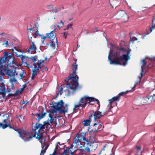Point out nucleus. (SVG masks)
I'll list each match as a JSON object with an SVG mask.
<instances>
[{
    "label": "nucleus",
    "instance_id": "obj_8",
    "mask_svg": "<svg viewBox=\"0 0 155 155\" xmlns=\"http://www.w3.org/2000/svg\"><path fill=\"white\" fill-rule=\"evenodd\" d=\"M16 64H12V65L10 64L9 65V66L11 67V68L9 69H6L5 68H6H6H4V69L3 71H4L5 72L6 74L10 77L15 75H17L18 74V73H16V70L17 67L14 66V65Z\"/></svg>",
    "mask_w": 155,
    "mask_h": 155
},
{
    "label": "nucleus",
    "instance_id": "obj_13",
    "mask_svg": "<svg viewBox=\"0 0 155 155\" xmlns=\"http://www.w3.org/2000/svg\"><path fill=\"white\" fill-rule=\"evenodd\" d=\"M51 110H47L46 109L45 110V112H44V110L43 108L42 109V110L41 112V114H35L34 115L35 116H37L38 117V123L40 121V120H41L42 118H43L45 116L46 114L47 113H50L53 114L54 113H52L51 112Z\"/></svg>",
    "mask_w": 155,
    "mask_h": 155
},
{
    "label": "nucleus",
    "instance_id": "obj_35",
    "mask_svg": "<svg viewBox=\"0 0 155 155\" xmlns=\"http://www.w3.org/2000/svg\"><path fill=\"white\" fill-rule=\"evenodd\" d=\"M58 148V145H55V147L54 150V152L53 153L52 155L51 154H50V155H57L58 154V153L57 151L56 150Z\"/></svg>",
    "mask_w": 155,
    "mask_h": 155
},
{
    "label": "nucleus",
    "instance_id": "obj_10",
    "mask_svg": "<svg viewBox=\"0 0 155 155\" xmlns=\"http://www.w3.org/2000/svg\"><path fill=\"white\" fill-rule=\"evenodd\" d=\"M115 16L117 20H121L123 22H126L128 19L126 13L123 10H120L117 12Z\"/></svg>",
    "mask_w": 155,
    "mask_h": 155
},
{
    "label": "nucleus",
    "instance_id": "obj_42",
    "mask_svg": "<svg viewBox=\"0 0 155 155\" xmlns=\"http://www.w3.org/2000/svg\"><path fill=\"white\" fill-rule=\"evenodd\" d=\"M128 92V91H127L125 92H122L119 93L118 95L120 97V96H121L123 94H126Z\"/></svg>",
    "mask_w": 155,
    "mask_h": 155
},
{
    "label": "nucleus",
    "instance_id": "obj_63",
    "mask_svg": "<svg viewBox=\"0 0 155 155\" xmlns=\"http://www.w3.org/2000/svg\"><path fill=\"white\" fill-rule=\"evenodd\" d=\"M33 65L34 66L33 68H34V69L37 68V65L35 63H34L33 64Z\"/></svg>",
    "mask_w": 155,
    "mask_h": 155
},
{
    "label": "nucleus",
    "instance_id": "obj_51",
    "mask_svg": "<svg viewBox=\"0 0 155 155\" xmlns=\"http://www.w3.org/2000/svg\"><path fill=\"white\" fill-rule=\"evenodd\" d=\"M61 146H62L61 147H60L58 146V148H59L60 149H63L65 147V145H64V143H63L61 144Z\"/></svg>",
    "mask_w": 155,
    "mask_h": 155
},
{
    "label": "nucleus",
    "instance_id": "obj_1",
    "mask_svg": "<svg viewBox=\"0 0 155 155\" xmlns=\"http://www.w3.org/2000/svg\"><path fill=\"white\" fill-rule=\"evenodd\" d=\"M113 50L110 49L108 56V61L110 64H115L116 65H122L125 66L127 64V61L130 59L129 55L131 50L129 49L126 54L120 56V52L119 51H116L114 49H119L121 51L125 52V49L123 48H119L115 45L110 44Z\"/></svg>",
    "mask_w": 155,
    "mask_h": 155
},
{
    "label": "nucleus",
    "instance_id": "obj_25",
    "mask_svg": "<svg viewBox=\"0 0 155 155\" xmlns=\"http://www.w3.org/2000/svg\"><path fill=\"white\" fill-rule=\"evenodd\" d=\"M129 34L130 35V41L133 43H134L135 41L137 40V38L134 35V34L130 33Z\"/></svg>",
    "mask_w": 155,
    "mask_h": 155
},
{
    "label": "nucleus",
    "instance_id": "obj_9",
    "mask_svg": "<svg viewBox=\"0 0 155 155\" xmlns=\"http://www.w3.org/2000/svg\"><path fill=\"white\" fill-rule=\"evenodd\" d=\"M64 82L66 83L65 84H61V87L60 88V94L61 95L62 94L61 92L63 90V88L65 87H66L67 88V89L64 90V92L65 93V95L66 96L68 97L74 94V93L75 92L77 89H76L75 90H74V92H72V91H73V90H72L70 89H70L67 86V82L65 81V80H64Z\"/></svg>",
    "mask_w": 155,
    "mask_h": 155
},
{
    "label": "nucleus",
    "instance_id": "obj_56",
    "mask_svg": "<svg viewBox=\"0 0 155 155\" xmlns=\"http://www.w3.org/2000/svg\"><path fill=\"white\" fill-rule=\"evenodd\" d=\"M28 40H29V42H33L32 41V36H31L30 37H29V36H28Z\"/></svg>",
    "mask_w": 155,
    "mask_h": 155
},
{
    "label": "nucleus",
    "instance_id": "obj_39",
    "mask_svg": "<svg viewBox=\"0 0 155 155\" xmlns=\"http://www.w3.org/2000/svg\"><path fill=\"white\" fill-rule=\"evenodd\" d=\"M61 10L60 8H56L55 7L53 8V12L55 13L58 12Z\"/></svg>",
    "mask_w": 155,
    "mask_h": 155
},
{
    "label": "nucleus",
    "instance_id": "obj_43",
    "mask_svg": "<svg viewBox=\"0 0 155 155\" xmlns=\"http://www.w3.org/2000/svg\"><path fill=\"white\" fill-rule=\"evenodd\" d=\"M43 123L45 127H46V128H47L48 127V126L50 125L49 123L46 122V121H44Z\"/></svg>",
    "mask_w": 155,
    "mask_h": 155
},
{
    "label": "nucleus",
    "instance_id": "obj_11",
    "mask_svg": "<svg viewBox=\"0 0 155 155\" xmlns=\"http://www.w3.org/2000/svg\"><path fill=\"white\" fill-rule=\"evenodd\" d=\"M19 135L20 137L25 142L29 141L32 137H34L33 135H31V132L30 133L26 132L24 130H22Z\"/></svg>",
    "mask_w": 155,
    "mask_h": 155
},
{
    "label": "nucleus",
    "instance_id": "obj_58",
    "mask_svg": "<svg viewBox=\"0 0 155 155\" xmlns=\"http://www.w3.org/2000/svg\"><path fill=\"white\" fill-rule=\"evenodd\" d=\"M38 29H37V30L33 34V35H38Z\"/></svg>",
    "mask_w": 155,
    "mask_h": 155
},
{
    "label": "nucleus",
    "instance_id": "obj_47",
    "mask_svg": "<svg viewBox=\"0 0 155 155\" xmlns=\"http://www.w3.org/2000/svg\"><path fill=\"white\" fill-rule=\"evenodd\" d=\"M7 119H5L3 121V122H4V124H9L10 123V122L9 121V123H8L7 121V120L9 118V116H8L7 117Z\"/></svg>",
    "mask_w": 155,
    "mask_h": 155
},
{
    "label": "nucleus",
    "instance_id": "obj_48",
    "mask_svg": "<svg viewBox=\"0 0 155 155\" xmlns=\"http://www.w3.org/2000/svg\"><path fill=\"white\" fill-rule=\"evenodd\" d=\"M41 62H38L37 63L38 68H37V69L38 70H39L42 67L41 66Z\"/></svg>",
    "mask_w": 155,
    "mask_h": 155
},
{
    "label": "nucleus",
    "instance_id": "obj_64",
    "mask_svg": "<svg viewBox=\"0 0 155 155\" xmlns=\"http://www.w3.org/2000/svg\"><path fill=\"white\" fill-rule=\"evenodd\" d=\"M155 21V16H153V18L152 20V22H153H153H154Z\"/></svg>",
    "mask_w": 155,
    "mask_h": 155
},
{
    "label": "nucleus",
    "instance_id": "obj_46",
    "mask_svg": "<svg viewBox=\"0 0 155 155\" xmlns=\"http://www.w3.org/2000/svg\"><path fill=\"white\" fill-rule=\"evenodd\" d=\"M74 151H68L67 153L65 155H74Z\"/></svg>",
    "mask_w": 155,
    "mask_h": 155
},
{
    "label": "nucleus",
    "instance_id": "obj_2",
    "mask_svg": "<svg viewBox=\"0 0 155 155\" xmlns=\"http://www.w3.org/2000/svg\"><path fill=\"white\" fill-rule=\"evenodd\" d=\"M77 67L78 65L76 63L72 64L73 74H70L68 78L65 79V81L67 82V86L69 88L70 90H73L72 91L73 92L74 90L78 88L79 85L78 82V77L76 74Z\"/></svg>",
    "mask_w": 155,
    "mask_h": 155
},
{
    "label": "nucleus",
    "instance_id": "obj_26",
    "mask_svg": "<svg viewBox=\"0 0 155 155\" xmlns=\"http://www.w3.org/2000/svg\"><path fill=\"white\" fill-rule=\"evenodd\" d=\"M117 2V0H112L110 1V5L112 7H116L117 5L116 3Z\"/></svg>",
    "mask_w": 155,
    "mask_h": 155
},
{
    "label": "nucleus",
    "instance_id": "obj_5",
    "mask_svg": "<svg viewBox=\"0 0 155 155\" xmlns=\"http://www.w3.org/2000/svg\"><path fill=\"white\" fill-rule=\"evenodd\" d=\"M97 141L94 137H89V139L86 140L85 145L81 150L85 152H90V149L92 150H95L98 146Z\"/></svg>",
    "mask_w": 155,
    "mask_h": 155
},
{
    "label": "nucleus",
    "instance_id": "obj_32",
    "mask_svg": "<svg viewBox=\"0 0 155 155\" xmlns=\"http://www.w3.org/2000/svg\"><path fill=\"white\" fill-rule=\"evenodd\" d=\"M38 35L41 37V39L42 40V43H44V41L45 39V38H47V37H46V36H45L44 35H41L39 34V33H38Z\"/></svg>",
    "mask_w": 155,
    "mask_h": 155
},
{
    "label": "nucleus",
    "instance_id": "obj_33",
    "mask_svg": "<svg viewBox=\"0 0 155 155\" xmlns=\"http://www.w3.org/2000/svg\"><path fill=\"white\" fill-rule=\"evenodd\" d=\"M37 25H38V23H35V24H34V26L33 27V28H28V26L27 27V30H30V31H34V28H36L37 29H38V27H37Z\"/></svg>",
    "mask_w": 155,
    "mask_h": 155
},
{
    "label": "nucleus",
    "instance_id": "obj_38",
    "mask_svg": "<svg viewBox=\"0 0 155 155\" xmlns=\"http://www.w3.org/2000/svg\"><path fill=\"white\" fill-rule=\"evenodd\" d=\"M141 72L140 74V75L138 76V78L139 79L140 81H141V78L143 76V67H142V66L141 67Z\"/></svg>",
    "mask_w": 155,
    "mask_h": 155
},
{
    "label": "nucleus",
    "instance_id": "obj_23",
    "mask_svg": "<svg viewBox=\"0 0 155 155\" xmlns=\"http://www.w3.org/2000/svg\"><path fill=\"white\" fill-rule=\"evenodd\" d=\"M91 121L88 119L85 120L83 121V122H84L83 125L84 126H89L90 125V123Z\"/></svg>",
    "mask_w": 155,
    "mask_h": 155
},
{
    "label": "nucleus",
    "instance_id": "obj_17",
    "mask_svg": "<svg viewBox=\"0 0 155 155\" xmlns=\"http://www.w3.org/2000/svg\"><path fill=\"white\" fill-rule=\"evenodd\" d=\"M35 125L36 126L35 127V129L32 130L31 131V135H33V136L34 137H36V135L37 134L36 130L39 128V125L38 124V123H36Z\"/></svg>",
    "mask_w": 155,
    "mask_h": 155
},
{
    "label": "nucleus",
    "instance_id": "obj_36",
    "mask_svg": "<svg viewBox=\"0 0 155 155\" xmlns=\"http://www.w3.org/2000/svg\"><path fill=\"white\" fill-rule=\"evenodd\" d=\"M51 114V113H49L48 116L49 117L51 118V119H50V123L52 124L54 120V118L52 116Z\"/></svg>",
    "mask_w": 155,
    "mask_h": 155
},
{
    "label": "nucleus",
    "instance_id": "obj_45",
    "mask_svg": "<svg viewBox=\"0 0 155 155\" xmlns=\"http://www.w3.org/2000/svg\"><path fill=\"white\" fill-rule=\"evenodd\" d=\"M73 25L72 24L70 23L67 26V28L64 29V30H68L70 28H71Z\"/></svg>",
    "mask_w": 155,
    "mask_h": 155
},
{
    "label": "nucleus",
    "instance_id": "obj_3",
    "mask_svg": "<svg viewBox=\"0 0 155 155\" xmlns=\"http://www.w3.org/2000/svg\"><path fill=\"white\" fill-rule=\"evenodd\" d=\"M14 56L11 53H8L5 51L4 53V57H0V73L2 75L4 74L3 70L4 68L8 67L9 65L12 64H15L14 61Z\"/></svg>",
    "mask_w": 155,
    "mask_h": 155
},
{
    "label": "nucleus",
    "instance_id": "obj_41",
    "mask_svg": "<svg viewBox=\"0 0 155 155\" xmlns=\"http://www.w3.org/2000/svg\"><path fill=\"white\" fill-rule=\"evenodd\" d=\"M38 70L37 69H34V68L32 70V73L33 75H35L37 74V72L38 71Z\"/></svg>",
    "mask_w": 155,
    "mask_h": 155
},
{
    "label": "nucleus",
    "instance_id": "obj_55",
    "mask_svg": "<svg viewBox=\"0 0 155 155\" xmlns=\"http://www.w3.org/2000/svg\"><path fill=\"white\" fill-rule=\"evenodd\" d=\"M63 34L64 35H63L64 37V38H66L67 37V36L68 35V32H67V33H66L65 32H64Z\"/></svg>",
    "mask_w": 155,
    "mask_h": 155
},
{
    "label": "nucleus",
    "instance_id": "obj_37",
    "mask_svg": "<svg viewBox=\"0 0 155 155\" xmlns=\"http://www.w3.org/2000/svg\"><path fill=\"white\" fill-rule=\"evenodd\" d=\"M16 117L17 118H18L19 120L21 122V120H23L24 119V117L22 115H17Z\"/></svg>",
    "mask_w": 155,
    "mask_h": 155
},
{
    "label": "nucleus",
    "instance_id": "obj_14",
    "mask_svg": "<svg viewBox=\"0 0 155 155\" xmlns=\"http://www.w3.org/2000/svg\"><path fill=\"white\" fill-rule=\"evenodd\" d=\"M21 62L24 65V66H26L28 68H31V66L29 65V64L28 63L27 61L29 58L28 56H25L22 55L21 58Z\"/></svg>",
    "mask_w": 155,
    "mask_h": 155
},
{
    "label": "nucleus",
    "instance_id": "obj_34",
    "mask_svg": "<svg viewBox=\"0 0 155 155\" xmlns=\"http://www.w3.org/2000/svg\"><path fill=\"white\" fill-rule=\"evenodd\" d=\"M147 98L148 99H150L152 102L154 101H155V94H153V95H151Z\"/></svg>",
    "mask_w": 155,
    "mask_h": 155
},
{
    "label": "nucleus",
    "instance_id": "obj_60",
    "mask_svg": "<svg viewBox=\"0 0 155 155\" xmlns=\"http://www.w3.org/2000/svg\"><path fill=\"white\" fill-rule=\"evenodd\" d=\"M11 81L12 82H16L17 81V80L15 79V78H14L12 79H11Z\"/></svg>",
    "mask_w": 155,
    "mask_h": 155
},
{
    "label": "nucleus",
    "instance_id": "obj_61",
    "mask_svg": "<svg viewBox=\"0 0 155 155\" xmlns=\"http://www.w3.org/2000/svg\"><path fill=\"white\" fill-rule=\"evenodd\" d=\"M149 59L150 60H152L153 61H155V57L149 58Z\"/></svg>",
    "mask_w": 155,
    "mask_h": 155
},
{
    "label": "nucleus",
    "instance_id": "obj_62",
    "mask_svg": "<svg viewBox=\"0 0 155 155\" xmlns=\"http://www.w3.org/2000/svg\"><path fill=\"white\" fill-rule=\"evenodd\" d=\"M28 103V101H27V100H26V101H24V100H23V101H22V103L23 104H27Z\"/></svg>",
    "mask_w": 155,
    "mask_h": 155
},
{
    "label": "nucleus",
    "instance_id": "obj_19",
    "mask_svg": "<svg viewBox=\"0 0 155 155\" xmlns=\"http://www.w3.org/2000/svg\"><path fill=\"white\" fill-rule=\"evenodd\" d=\"M44 133V132L41 133L40 130H39L38 131V133L37 134V136L36 138L38 140H40V139H42L43 138V134Z\"/></svg>",
    "mask_w": 155,
    "mask_h": 155
},
{
    "label": "nucleus",
    "instance_id": "obj_52",
    "mask_svg": "<svg viewBox=\"0 0 155 155\" xmlns=\"http://www.w3.org/2000/svg\"><path fill=\"white\" fill-rule=\"evenodd\" d=\"M93 114H91L90 115H89V116L88 117V119H89L91 121V118L93 117Z\"/></svg>",
    "mask_w": 155,
    "mask_h": 155
},
{
    "label": "nucleus",
    "instance_id": "obj_18",
    "mask_svg": "<svg viewBox=\"0 0 155 155\" xmlns=\"http://www.w3.org/2000/svg\"><path fill=\"white\" fill-rule=\"evenodd\" d=\"M7 127H9L10 128L13 129L14 127H12L10 125V124H3L0 123V128H2L3 129H4Z\"/></svg>",
    "mask_w": 155,
    "mask_h": 155
},
{
    "label": "nucleus",
    "instance_id": "obj_44",
    "mask_svg": "<svg viewBox=\"0 0 155 155\" xmlns=\"http://www.w3.org/2000/svg\"><path fill=\"white\" fill-rule=\"evenodd\" d=\"M82 104H79L78 103V104L76 105L75 106V107L74 109V110H78V107H81V106H82Z\"/></svg>",
    "mask_w": 155,
    "mask_h": 155
},
{
    "label": "nucleus",
    "instance_id": "obj_12",
    "mask_svg": "<svg viewBox=\"0 0 155 155\" xmlns=\"http://www.w3.org/2000/svg\"><path fill=\"white\" fill-rule=\"evenodd\" d=\"M93 113H94L93 116L94 117V121H97V123H94L93 126H94L96 125H97L98 124L99 125H101V123L100 122L99 120L101 117L103 116V115L101 114V112L98 110H97L95 112L93 111Z\"/></svg>",
    "mask_w": 155,
    "mask_h": 155
},
{
    "label": "nucleus",
    "instance_id": "obj_6",
    "mask_svg": "<svg viewBox=\"0 0 155 155\" xmlns=\"http://www.w3.org/2000/svg\"><path fill=\"white\" fill-rule=\"evenodd\" d=\"M54 30L48 33H46V37L50 39V46L54 49L55 48L56 44L57 45V39L56 37V35L55 33L56 31L55 26Z\"/></svg>",
    "mask_w": 155,
    "mask_h": 155
},
{
    "label": "nucleus",
    "instance_id": "obj_57",
    "mask_svg": "<svg viewBox=\"0 0 155 155\" xmlns=\"http://www.w3.org/2000/svg\"><path fill=\"white\" fill-rule=\"evenodd\" d=\"M141 81L139 80V81H137V82H136V83L134 84V87L135 88L137 84H140V83Z\"/></svg>",
    "mask_w": 155,
    "mask_h": 155
},
{
    "label": "nucleus",
    "instance_id": "obj_20",
    "mask_svg": "<svg viewBox=\"0 0 155 155\" xmlns=\"http://www.w3.org/2000/svg\"><path fill=\"white\" fill-rule=\"evenodd\" d=\"M74 141L73 143L71 144V146L69 148H68L66 149H65L64 152H63V154H66L67 153L68 151H71V149H73V148H74Z\"/></svg>",
    "mask_w": 155,
    "mask_h": 155
},
{
    "label": "nucleus",
    "instance_id": "obj_50",
    "mask_svg": "<svg viewBox=\"0 0 155 155\" xmlns=\"http://www.w3.org/2000/svg\"><path fill=\"white\" fill-rule=\"evenodd\" d=\"M142 62L143 65L142 66H142L145 67V66H146V64H147V63L145 61V59H143L142 60Z\"/></svg>",
    "mask_w": 155,
    "mask_h": 155
},
{
    "label": "nucleus",
    "instance_id": "obj_16",
    "mask_svg": "<svg viewBox=\"0 0 155 155\" xmlns=\"http://www.w3.org/2000/svg\"><path fill=\"white\" fill-rule=\"evenodd\" d=\"M32 44V45L30 46V48H28V53L31 52L32 51H36V45H35V42L34 41L32 42H31Z\"/></svg>",
    "mask_w": 155,
    "mask_h": 155
},
{
    "label": "nucleus",
    "instance_id": "obj_49",
    "mask_svg": "<svg viewBox=\"0 0 155 155\" xmlns=\"http://www.w3.org/2000/svg\"><path fill=\"white\" fill-rule=\"evenodd\" d=\"M78 149H77L75 147H74V150H73L74 151V155H77L78 153H77V150H78Z\"/></svg>",
    "mask_w": 155,
    "mask_h": 155
},
{
    "label": "nucleus",
    "instance_id": "obj_54",
    "mask_svg": "<svg viewBox=\"0 0 155 155\" xmlns=\"http://www.w3.org/2000/svg\"><path fill=\"white\" fill-rule=\"evenodd\" d=\"M92 30L93 31V32H94L98 31V29L97 27H94L93 28Z\"/></svg>",
    "mask_w": 155,
    "mask_h": 155
},
{
    "label": "nucleus",
    "instance_id": "obj_40",
    "mask_svg": "<svg viewBox=\"0 0 155 155\" xmlns=\"http://www.w3.org/2000/svg\"><path fill=\"white\" fill-rule=\"evenodd\" d=\"M44 146H43V147H42V149L41 151V154H42V155H44V153L46 152V150L47 149L46 148H45V149L43 150V148H44Z\"/></svg>",
    "mask_w": 155,
    "mask_h": 155
},
{
    "label": "nucleus",
    "instance_id": "obj_22",
    "mask_svg": "<svg viewBox=\"0 0 155 155\" xmlns=\"http://www.w3.org/2000/svg\"><path fill=\"white\" fill-rule=\"evenodd\" d=\"M26 74V71L25 69L24 68H23L21 71L20 72V76L21 77V78L20 79H23L24 78H25V76L24 75V74Z\"/></svg>",
    "mask_w": 155,
    "mask_h": 155
},
{
    "label": "nucleus",
    "instance_id": "obj_53",
    "mask_svg": "<svg viewBox=\"0 0 155 155\" xmlns=\"http://www.w3.org/2000/svg\"><path fill=\"white\" fill-rule=\"evenodd\" d=\"M95 101H96L97 102V104H98V107H99V108L100 107V102H99V101L98 99H96V100H95Z\"/></svg>",
    "mask_w": 155,
    "mask_h": 155
},
{
    "label": "nucleus",
    "instance_id": "obj_31",
    "mask_svg": "<svg viewBox=\"0 0 155 155\" xmlns=\"http://www.w3.org/2000/svg\"><path fill=\"white\" fill-rule=\"evenodd\" d=\"M13 130L17 132L19 134L21 132L22 130H23L22 129H19L18 128L16 127H14Z\"/></svg>",
    "mask_w": 155,
    "mask_h": 155
},
{
    "label": "nucleus",
    "instance_id": "obj_21",
    "mask_svg": "<svg viewBox=\"0 0 155 155\" xmlns=\"http://www.w3.org/2000/svg\"><path fill=\"white\" fill-rule=\"evenodd\" d=\"M120 99V97L118 95L116 96L113 97L112 99L109 100V101H110V103L112 104L113 103L114 101H119Z\"/></svg>",
    "mask_w": 155,
    "mask_h": 155
},
{
    "label": "nucleus",
    "instance_id": "obj_28",
    "mask_svg": "<svg viewBox=\"0 0 155 155\" xmlns=\"http://www.w3.org/2000/svg\"><path fill=\"white\" fill-rule=\"evenodd\" d=\"M29 59H30V60L32 61L31 62H34L37 60L38 56L37 55H35L33 57L32 56L29 58Z\"/></svg>",
    "mask_w": 155,
    "mask_h": 155
},
{
    "label": "nucleus",
    "instance_id": "obj_24",
    "mask_svg": "<svg viewBox=\"0 0 155 155\" xmlns=\"http://www.w3.org/2000/svg\"><path fill=\"white\" fill-rule=\"evenodd\" d=\"M87 103H90L91 102L95 101L96 98L93 97H90L88 96H86Z\"/></svg>",
    "mask_w": 155,
    "mask_h": 155
},
{
    "label": "nucleus",
    "instance_id": "obj_59",
    "mask_svg": "<svg viewBox=\"0 0 155 155\" xmlns=\"http://www.w3.org/2000/svg\"><path fill=\"white\" fill-rule=\"evenodd\" d=\"M27 86L26 84H25L23 85L22 86V88L21 89V91L23 90L24 89H25L26 87Z\"/></svg>",
    "mask_w": 155,
    "mask_h": 155
},
{
    "label": "nucleus",
    "instance_id": "obj_30",
    "mask_svg": "<svg viewBox=\"0 0 155 155\" xmlns=\"http://www.w3.org/2000/svg\"><path fill=\"white\" fill-rule=\"evenodd\" d=\"M18 93L17 91H16L15 92L14 94H9L8 96L6 97V98L8 99L10 97H12L15 95H16Z\"/></svg>",
    "mask_w": 155,
    "mask_h": 155
},
{
    "label": "nucleus",
    "instance_id": "obj_7",
    "mask_svg": "<svg viewBox=\"0 0 155 155\" xmlns=\"http://www.w3.org/2000/svg\"><path fill=\"white\" fill-rule=\"evenodd\" d=\"M74 139V144L78 143L79 145L80 143L81 145L80 147L81 148H82L85 145L86 140H88L87 139L85 138V134L83 136L79 133L76 135Z\"/></svg>",
    "mask_w": 155,
    "mask_h": 155
},
{
    "label": "nucleus",
    "instance_id": "obj_4",
    "mask_svg": "<svg viewBox=\"0 0 155 155\" xmlns=\"http://www.w3.org/2000/svg\"><path fill=\"white\" fill-rule=\"evenodd\" d=\"M53 109H51V112L52 113H57L58 112L60 113H65L68 112V105L65 104L64 107V109H62L64 106V103L62 100H60L59 101L56 102H54L51 101L49 104Z\"/></svg>",
    "mask_w": 155,
    "mask_h": 155
},
{
    "label": "nucleus",
    "instance_id": "obj_27",
    "mask_svg": "<svg viewBox=\"0 0 155 155\" xmlns=\"http://www.w3.org/2000/svg\"><path fill=\"white\" fill-rule=\"evenodd\" d=\"M155 23H154V22L153 23V22H152V24L151 25V27H150V32L147 33L146 34L144 35V36H145V37L146 36V35H148L152 31L153 29H155Z\"/></svg>",
    "mask_w": 155,
    "mask_h": 155
},
{
    "label": "nucleus",
    "instance_id": "obj_29",
    "mask_svg": "<svg viewBox=\"0 0 155 155\" xmlns=\"http://www.w3.org/2000/svg\"><path fill=\"white\" fill-rule=\"evenodd\" d=\"M38 125L39 126V128H40L39 130H40V131H41V130L42 131H44L43 129L46 128V127H45L44 124H39Z\"/></svg>",
    "mask_w": 155,
    "mask_h": 155
},
{
    "label": "nucleus",
    "instance_id": "obj_15",
    "mask_svg": "<svg viewBox=\"0 0 155 155\" xmlns=\"http://www.w3.org/2000/svg\"><path fill=\"white\" fill-rule=\"evenodd\" d=\"M78 103L79 104L82 105L81 106V107H85L87 103L86 96H84L83 97H81Z\"/></svg>",
    "mask_w": 155,
    "mask_h": 155
}]
</instances>
